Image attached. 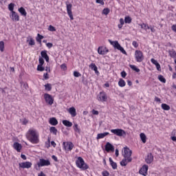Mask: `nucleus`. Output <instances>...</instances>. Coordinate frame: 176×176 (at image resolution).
Segmentation results:
<instances>
[{"label":"nucleus","instance_id":"f257e3e1","mask_svg":"<svg viewBox=\"0 0 176 176\" xmlns=\"http://www.w3.org/2000/svg\"><path fill=\"white\" fill-rule=\"evenodd\" d=\"M26 137L32 144H39V133L36 130L30 129Z\"/></svg>","mask_w":176,"mask_h":176},{"label":"nucleus","instance_id":"f03ea898","mask_svg":"<svg viewBox=\"0 0 176 176\" xmlns=\"http://www.w3.org/2000/svg\"><path fill=\"white\" fill-rule=\"evenodd\" d=\"M76 164L78 168H80L81 170H87L89 168V165L85 163V160L82 157H78L76 161Z\"/></svg>","mask_w":176,"mask_h":176},{"label":"nucleus","instance_id":"7ed1b4c3","mask_svg":"<svg viewBox=\"0 0 176 176\" xmlns=\"http://www.w3.org/2000/svg\"><path fill=\"white\" fill-rule=\"evenodd\" d=\"M109 42L115 49H117V50H120L122 54H127V52H126V50H124V48L123 47H121L120 44H119V42L118 41H112L111 40H109Z\"/></svg>","mask_w":176,"mask_h":176},{"label":"nucleus","instance_id":"20e7f679","mask_svg":"<svg viewBox=\"0 0 176 176\" xmlns=\"http://www.w3.org/2000/svg\"><path fill=\"white\" fill-rule=\"evenodd\" d=\"M135 58L137 63H142L144 61V53L141 50H136L135 52Z\"/></svg>","mask_w":176,"mask_h":176},{"label":"nucleus","instance_id":"39448f33","mask_svg":"<svg viewBox=\"0 0 176 176\" xmlns=\"http://www.w3.org/2000/svg\"><path fill=\"white\" fill-rule=\"evenodd\" d=\"M111 132L113 133V134H115V135H118V137H123L124 135H126V131L120 129H111Z\"/></svg>","mask_w":176,"mask_h":176},{"label":"nucleus","instance_id":"423d86ee","mask_svg":"<svg viewBox=\"0 0 176 176\" xmlns=\"http://www.w3.org/2000/svg\"><path fill=\"white\" fill-rule=\"evenodd\" d=\"M66 8L67 14L70 18V20H74V15H72V5L69 2H66Z\"/></svg>","mask_w":176,"mask_h":176},{"label":"nucleus","instance_id":"0eeeda50","mask_svg":"<svg viewBox=\"0 0 176 176\" xmlns=\"http://www.w3.org/2000/svg\"><path fill=\"white\" fill-rule=\"evenodd\" d=\"M38 167H43L45 166H50V161L49 160H45L43 158H41L39 162L37 163Z\"/></svg>","mask_w":176,"mask_h":176},{"label":"nucleus","instance_id":"6e6552de","mask_svg":"<svg viewBox=\"0 0 176 176\" xmlns=\"http://www.w3.org/2000/svg\"><path fill=\"white\" fill-rule=\"evenodd\" d=\"M131 155H133V151L130 150L129 148L124 147L122 152V156H124V157L129 158L131 157Z\"/></svg>","mask_w":176,"mask_h":176},{"label":"nucleus","instance_id":"1a4fd4ad","mask_svg":"<svg viewBox=\"0 0 176 176\" xmlns=\"http://www.w3.org/2000/svg\"><path fill=\"white\" fill-rule=\"evenodd\" d=\"M44 98L47 104H48L49 105H53V102H54V99H53L52 95L49 94H45Z\"/></svg>","mask_w":176,"mask_h":176},{"label":"nucleus","instance_id":"9d476101","mask_svg":"<svg viewBox=\"0 0 176 176\" xmlns=\"http://www.w3.org/2000/svg\"><path fill=\"white\" fill-rule=\"evenodd\" d=\"M148 168H149V166H148V165L146 164H144L140 169L139 173L141 174V175L146 176V174H148Z\"/></svg>","mask_w":176,"mask_h":176},{"label":"nucleus","instance_id":"9b49d317","mask_svg":"<svg viewBox=\"0 0 176 176\" xmlns=\"http://www.w3.org/2000/svg\"><path fill=\"white\" fill-rule=\"evenodd\" d=\"M107 99V94L104 91L100 92V94L98 95V101L105 102Z\"/></svg>","mask_w":176,"mask_h":176},{"label":"nucleus","instance_id":"f8f14e48","mask_svg":"<svg viewBox=\"0 0 176 176\" xmlns=\"http://www.w3.org/2000/svg\"><path fill=\"white\" fill-rule=\"evenodd\" d=\"M109 52V50H108L107 47L100 46L98 48V54H102V56H104V54H107V53H108Z\"/></svg>","mask_w":176,"mask_h":176},{"label":"nucleus","instance_id":"ddd939ff","mask_svg":"<svg viewBox=\"0 0 176 176\" xmlns=\"http://www.w3.org/2000/svg\"><path fill=\"white\" fill-rule=\"evenodd\" d=\"M106 152H115V146L112 145L110 142H107L106 145L104 146Z\"/></svg>","mask_w":176,"mask_h":176},{"label":"nucleus","instance_id":"4468645a","mask_svg":"<svg viewBox=\"0 0 176 176\" xmlns=\"http://www.w3.org/2000/svg\"><path fill=\"white\" fill-rule=\"evenodd\" d=\"M133 161V158L132 157H124V159H122V160L120 162V166H127L128 163H131V162Z\"/></svg>","mask_w":176,"mask_h":176},{"label":"nucleus","instance_id":"2eb2a0df","mask_svg":"<svg viewBox=\"0 0 176 176\" xmlns=\"http://www.w3.org/2000/svg\"><path fill=\"white\" fill-rule=\"evenodd\" d=\"M32 166V163L30 162L19 163V167L21 168H31Z\"/></svg>","mask_w":176,"mask_h":176},{"label":"nucleus","instance_id":"dca6fc26","mask_svg":"<svg viewBox=\"0 0 176 176\" xmlns=\"http://www.w3.org/2000/svg\"><path fill=\"white\" fill-rule=\"evenodd\" d=\"M145 162L147 164H151V163L153 162V155H152V153L148 154L147 157L145 159Z\"/></svg>","mask_w":176,"mask_h":176},{"label":"nucleus","instance_id":"f3484780","mask_svg":"<svg viewBox=\"0 0 176 176\" xmlns=\"http://www.w3.org/2000/svg\"><path fill=\"white\" fill-rule=\"evenodd\" d=\"M11 19L14 21H19L20 20V16H19V14L16 12L12 11Z\"/></svg>","mask_w":176,"mask_h":176},{"label":"nucleus","instance_id":"a211bd4d","mask_svg":"<svg viewBox=\"0 0 176 176\" xmlns=\"http://www.w3.org/2000/svg\"><path fill=\"white\" fill-rule=\"evenodd\" d=\"M41 55L42 58H45V61L47 63H49V56L47 55V51L46 50L41 51Z\"/></svg>","mask_w":176,"mask_h":176},{"label":"nucleus","instance_id":"6ab92c4d","mask_svg":"<svg viewBox=\"0 0 176 176\" xmlns=\"http://www.w3.org/2000/svg\"><path fill=\"white\" fill-rule=\"evenodd\" d=\"M13 148L14 149H15V151L20 152L21 151V148H23V146H21V144L19 142H14L13 144Z\"/></svg>","mask_w":176,"mask_h":176},{"label":"nucleus","instance_id":"aec40b11","mask_svg":"<svg viewBox=\"0 0 176 176\" xmlns=\"http://www.w3.org/2000/svg\"><path fill=\"white\" fill-rule=\"evenodd\" d=\"M69 113L72 116V118H75L76 116V109L72 107L69 109Z\"/></svg>","mask_w":176,"mask_h":176},{"label":"nucleus","instance_id":"412c9836","mask_svg":"<svg viewBox=\"0 0 176 176\" xmlns=\"http://www.w3.org/2000/svg\"><path fill=\"white\" fill-rule=\"evenodd\" d=\"M109 162H110V165L112 167L113 170H116V168H118V164H116V162H113V160H112L111 157L109 158Z\"/></svg>","mask_w":176,"mask_h":176},{"label":"nucleus","instance_id":"4be33fe9","mask_svg":"<svg viewBox=\"0 0 176 176\" xmlns=\"http://www.w3.org/2000/svg\"><path fill=\"white\" fill-rule=\"evenodd\" d=\"M50 124H52V126H57L58 124V121H57V119L56 118H51L49 121Z\"/></svg>","mask_w":176,"mask_h":176},{"label":"nucleus","instance_id":"5701e85b","mask_svg":"<svg viewBox=\"0 0 176 176\" xmlns=\"http://www.w3.org/2000/svg\"><path fill=\"white\" fill-rule=\"evenodd\" d=\"M63 145H64L65 148H67V146L69 151L74 149V143H72V142H67L66 146H65V142H63Z\"/></svg>","mask_w":176,"mask_h":176},{"label":"nucleus","instance_id":"b1692460","mask_svg":"<svg viewBox=\"0 0 176 176\" xmlns=\"http://www.w3.org/2000/svg\"><path fill=\"white\" fill-rule=\"evenodd\" d=\"M107 135H109V133L108 132H104L103 133H98L97 135V140H101V138H104V137H107Z\"/></svg>","mask_w":176,"mask_h":176},{"label":"nucleus","instance_id":"393cba45","mask_svg":"<svg viewBox=\"0 0 176 176\" xmlns=\"http://www.w3.org/2000/svg\"><path fill=\"white\" fill-rule=\"evenodd\" d=\"M73 129L75 133H78V134H80L82 131L80 130V128L79 127V125H78V124H74V125L73 126Z\"/></svg>","mask_w":176,"mask_h":176},{"label":"nucleus","instance_id":"a878e982","mask_svg":"<svg viewBox=\"0 0 176 176\" xmlns=\"http://www.w3.org/2000/svg\"><path fill=\"white\" fill-rule=\"evenodd\" d=\"M168 54L172 58H176V52L173 49L168 50Z\"/></svg>","mask_w":176,"mask_h":176},{"label":"nucleus","instance_id":"bb28decb","mask_svg":"<svg viewBox=\"0 0 176 176\" xmlns=\"http://www.w3.org/2000/svg\"><path fill=\"white\" fill-rule=\"evenodd\" d=\"M62 122H63V124H64V126H65L66 127H72V122L67 120H63Z\"/></svg>","mask_w":176,"mask_h":176},{"label":"nucleus","instance_id":"cd10ccee","mask_svg":"<svg viewBox=\"0 0 176 176\" xmlns=\"http://www.w3.org/2000/svg\"><path fill=\"white\" fill-rule=\"evenodd\" d=\"M89 68L92 69L96 74H98V68L97 67L96 64L91 63V65H89Z\"/></svg>","mask_w":176,"mask_h":176},{"label":"nucleus","instance_id":"c85d7f7f","mask_svg":"<svg viewBox=\"0 0 176 176\" xmlns=\"http://www.w3.org/2000/svg\"><path fill=\"white\" fill-rule=\"evenodd\" d=\"M118 86H120V87H124V86H126V81H124L123 78H120L118 81Z\"/></svg>","mask_w":176,"mask_h":176},{"label":"nucleus","instance_id":"c756f323","mask_svg":"<svg viewBox=\"0 0 176 176\" xmlns=\"http://www.w3.org/2000/svg\"><path fill=\"white\" fill-rule=\"evenodd\" d=\"M18 10L22 16H24L25 17V16H27V12L25 11V9H24V8L21 7L20 8H19Z\"/></svg>","mask_w":176,"mask_h":176},{"label":"nucleus","instance_id":"7c9ffc66","mask_svg":"<svg viewBox=\"0 0 176 176\" xmlns=\"http://www.w3.org/2000/svg\"><path fill=\"white\" fill-rule=\"evenodd\" d=\"M131 21H133V19H131L130 16H126L124 17V23L126 24H131Z\"/></svg>","mask_w":176,"mask_h":176},{"label":"nucleus","instance_id":"2f4dec72","mask_svg":"<svg viewBox=\"0 0 176 176\" xmlns=\"http://www.w3.org/2000/svg\"><path fill=\"white\" fill-rule=\"evenodd\" d=\"M139 25H140L141 28L142 30H145V31H146L147 30H150L151 28L149 27V25H148L146 23H142V24H139Z\"/></svg>","mask_w":176,"mask_h":176},{"label":"nucleus","instance_id":"473e14b6","mask_svg":"<svg viewBox=\"0 0 176 176\" xmlns=\"http://www.w3.org/2000/svg\"><path fill=\"white\" fill-rule=\"evenodd\" d=\"M50 133H52V134H54V135H57V129H56L55 126H51L50 128Z\"/></svg>","mask_w":176,"mask_h":176},{"label":"nucleus","instance_id":"72a5a7b5","mask_svg":"<svg viewBox=\"0 0 176 176\" xmlns=\"http://www.w3.org/2000/svg\"><path fill=\"white\" fill-rule=\"evenodd\" d=\"M140 138L143 144H145L146 142V135H145V133H140Z\"/></svg>","mask_w":176,"mask_h":176},{"label":"nucleus","instance_id":"f704fd0d","mask_svg":"<svg viewBox=\"0 0 176 176\" xmlns=\"http://www.w3.org/2000/svg\"><path fill=\"white\" fill-rule=\"evenodd\" d=\"M162 108L164 111H170V107L166 103L162 104Z\"/></svg>","mask_w":176,"mask_h":176},{"label":"nucleus","instance_id":"c9c22d12","mask_svg":"<svg viewBox=\"0 0 176 176\" xmlns=\"http://www.w3.org/2000/svg\"><path fill=\"white\" fill-rule=\"evenodd\" d=\"M130 68L133 69V71H135V72H140V69H138L135 65H130Z\"/></svg>","mask_w":176,"mask_h":176},{"label":"nucleus","instance_id":"e433bc0d","mask_svg":"<svg viewBox=\"0 0 176 176\" xmlns=\"http://www.w3.org/2000/svg\"><path fill=\"white\" fill-rule=\"evenodd\" d=\"M8 9L9 10L13 13V10H14V3H10L9 5H8Z\"/></svg>","mask_w":176,"mask_h":176},{"label":"nucleus","instance_id":"4c0bfd02","mask_svg":"<svg viewBox=\"0 0 176 176\" xmlns=\"http://www.w3.org/2000/svg\"><path fill=\"white\" fill-rule=\"evenodd\" d=\"M158 79L162 83H166V78H164V76H163L162 75H159Z\"/></svg>","mask_w":176,"mask_h":176},{"label":"nucleus","instance_id":"58836bf2","mask_svg":"<svg viewBox=\"0 0 176 176\" xmlns=\"http://www.w3.org/2000/svg\"><path fill=\"white\" fill-rule=\"evenodd\" d=\"M111 12V10L109 8H104L102 10V14H105L107 16V14H109V12Z\"/></svg>","mask_w":176,"mask_h":176},{"label":"nucleus","instance_id":"ea45409f","mask_svg":"<svg viewBox=\"0 0 176 176\" xmlns=\"http://www.w3.org/2000/svg\"><path fill=\"white\" fill-rule=\"evenodd\" d=\"M43 65H38L37 71H40V72H43L45 71V67H43Z\"/></svg>","mask_w":176,"mask_h":176},{"label":"nucleus","instance_id":"a19ab883","mask_svg":"<svg viewBox=\"0 0 176 176\" xmlns=\"http://www.w3.org/2000/svg\"><path fill=\"white\" fill-rule=\"evenodd\" d=\"M45 90H47V91H50L52 90V85L49 83L46 84L45 85Z\"/></svg>","mask_w":176,"mask_h":176},{"label":"nucleus","instance_id":"79ce46f5","mask_svg":"<svg viewBox=\"0 0 176 176\" xmlns=\"http://www.w3.org/2000/svg\"><path fill=\"white\" fill-rule=\"evenodd\" d=\"M0 50L3 52L5 50V43L3 41H0Z\"/></svg>","mask_w":176,"mask_h":176},{"label":"nucleus","instance_id":"37998d69","mask_svg":"<svg viewBox=\"0 0 176 176\" xmlns=\"http://www.w3.org/2000/svg\"><path fill=\"white\" fill-rule=\"evenodd\" d=\"M27 42H29L30 46H34V45H35V40L32 38H31L30 41L28 40Z\"/></svg>","mask_w":176,"mask_h":176},{"label":"nucleus","instance_id":"c03bdc74","mask_svg":"<svg viewBox=\"0 0 176 176\" xmlns=\"http://www.w3.org/2000/svg\"><path fill=\"white\" fill-rule=\"evenodd\" d=\"M48 30L51 31L52 32H54L56 31V28H54L53 25H50L48 28Z\"/></svg>","mask_w":176,"mask_h":176},{"label":"nucleus","instance_id":"a18cd8bd","mask_svg":"<svg viewBox=\"0 0 176 176\" xmlns=\"http://www.w3.org/2000/svg\"><path fill=\"white\" fill-rule=\"evenodd\" d=\"M74 76H75V78H79V76H82V74H80L79 72H74Z\"/></svg>","mask_w":176,"mask_h":176},{"label":"nucleus","instance_id":"49530a36","mask_svg":"<svg viewBox=\"0 0 176 176\" xmlns=\"http://www.w3.org/2000/svg\"><path fill=\"white\" fill-rule=\"evenodd\" d=\"M39 65H43L45 64V60L43 58H39L38 59Z\"/></svg>","mask_w":176,"mask_h":176},{"label":"nucleus","instance_id":"de8ad7c7","mask_svg":"<svg viewBox=\"0 0 176 176\" xmlns=\"http://www.w3.org/2000/svg\"><path fill=\"white\" fill-rule=\"evenodd\" d=\"M61 69L63 71H67V65L65 63H63L60 65Z\"/></svg>","mask_w":176,"mask_h":176},{"label":"nucleus","instance_id":"09e8293b","mask_svg":"<svg viewBox=\"0 0 176 176\" xmlns=\"http://www.w3.org/2000/svg\"><path fill=\"white\" fill-rule=\"evenodd\" d=\"M21 86L24 87V89H28V84L27 82H21Z\"/></svg>","mask_w":176,"mask_h":176},{"label":"nucleus","instance_id":"8fccbe9b","mask_svg":"<svg viewBox=\"0 0 176 176\" xmlns=\"http://www.w3.org/2000/svg\"><path fill=\"white\" fill-rule=\"evenodd\" d=\"M96 3H100V5H104V0H96Z\"/></svg>","mask_w":176,"mask_h":176},{"label":"nucleus","instance_id":"3c124183","mask_svg":"<svg viewBox=\"0 0 176 176\" xmlns=\"http://www.w3.org/2000/svg\"><path fill=\"white\" fill-rule=\"evenodd\" d=\"M151 61L152 63V64H154V65H157L159 63L157 62V60H155V58H151Z\"/></svg>","mask_w":176,"mask_h":176},{"label":"nucleus","instance_id":"603ef678","mask_svg":"<svg viewBox=\"0 0 176 176\" xmlns=\"http://www.w3.org/2000/svg\"><path fill=\"white\" fill-rule=\"evenodd\" d=\"M43 38H44L43 36H42V35L38 34H37V36H36V39H38V40H40V41H42V39H43Z\"/></svg>","mask_w":176,"mask_h":176},{"label":"nucleus","instance_id":"864d4df0","mask_svg":"<svg viewBox=\"0 0 176 176\" xmlns=\"http://www.w3.org/2000/svg\"><path fill=\"white\" fill-rule=\"evenodd\" d=\"M43 78H44L45 80H47V79H49V74L45 73L43 74Z\"/></svg>","mask_w":176,"mask_h":176},{"label":"nucleus","instance_id":"5fc2aeb1","mask_svg":"<svg viewBox=\"0 0 176 176\" xmlns=\"http://www.w3.org/2000/svg\"><path fill=\"white\" fill-rule=\"evenodd\" d=\"M46 46H47V47H48V49H52V47H53V43H47L46 44Z\"/></svg>","mask_w":176,"mask_h":176},{"label":"nucleus","instance_id":"6e6d98bb","mask_svg":"<svg viewBox=\"0 0 176 176\" xmlns=\"http://www.w3.org/2000/svg\"><path fill=\"white\" fill-rule=\"evenodd\" d=\"M121 76L122 78H126V76H127V73H126L124 71H122L121 72Z\"/></svg>","mask_w":176,"mask_h":176},{"label":"nucleus","instance_id":"4d7b16f0","mask_svg":"<svg viewBox=\"0 0 176 176\" xmlns=\"http://www.w3.org/2000/svg\"><path fill=\"white\" fill-rule=\"evenodd\" d=\"M102 174L103 176H109V171H107V170L103 171V172L102 173Z\"/></svg>","mask_w":176,"mask_h":176},{"label":"nucleus","instance_id":"13d9d810","mask_svg":"<svg viewBox=\"0 0 176 176\" xmlns=\"http://www.w3.org/2000/svg\"><path fill=\"white\" fill-rule=\"evenodd\" d=\"M171 30L173 31V32L176 33V24H174L171 26Z\"/></svg>","mask_w":176,"mask_h":176},{"label":"nucleus","instance_id":"bf43d9fd","mask_svg":"<svg viewBox=\"0 0 176 176\" xmlns=\"http://www.w3.org/2000/svg\"><path fill=\"white\" fill-rule=\"evenodd\" d=\"M155 67H156L157 71H162V67L160 66V63H158L157 65H155Z\"/></svg>","mask_w":176,"mask_h":176},{"label":"nucleus","instance_id":"052dcab7","mask_svg":"<svg viewBox=\"0 0 176 176\" xmlns=\"http://www.w3.org/2000/svg\"><path fill=\"white\" fill-rule=\"evenodd\" d=\"M132 45H133V46H134L135 48L138 47V43H137V41H133Z\"/></svg>","mask_w":176,"mask_h":176},{"label":"nucleus","instance_id":"680f3d73","mask_svg":"<svg viewBox=\"0 0 176 176\" xmlns=\"http://www.w3.org/2000/svg\"><path fill=\"white\" fill-rule=\"evenodd\" d=\"M52 159H53L54 162H58V159L56 157V155H52Z\"/></svg>","mask_w":176,"mask_h":176},{"label":"nucleus","instance_id":"e2e57ef3","mask_svg":"<svg viewBox=\"0 0 176 176\" xmlns=\"http://www.w3.org/2000/svg\"><path fill=\"white\" fill-rule=\"evenodd\" d=\"M156 102H160V101H162V100H160V98H157V96L155 97V100H154Z\"/></svg>","mask_w":176,"mask_h":176},{"label":"nucleus","instance_id":"0e129e2a","mask_svg":"<svg viewBox=\"0 0 176 176\" xmlns=\"http://www.w3.org/2000/svg\"><path fill=\"white\" fill-rule=\"evenodd\" d=\"M92 113H93V115H98L99 113H98V111L93 109L92 110Z\"/></svg>","mask_w":176,"mask_h":176},{"label":"nucleus","instance_id":"69168bd1","mask_svg":"<svg viewBox=\"0 0 176 176\" xmlns=\"http://www.w3.org/2000/svg\"><path fill=\"white\" fill-rule=\"evenodd\" d=\"M120 24L122 25L124 24V19L123 18L120 19Z\"/></svg>","mask_w":176,"mask_h":176},{"label":"nucleus","instance_id":"338daca9","mask_svg":"<svg viewBox=\"0 0 176 176\" xmlns=\"http://www.w3.org/2000/svg\"><path fill=\"white\" fill-rule=\"evenodd\" d=\"M21 159H23V160H27V157H26L25 155H24V154H21Z\"/></svg>","mask_w":176,"mask_h":176},{"label":"nucleus","instance_id":"774afa93","mask_svg":"<svg viewBox=\"0 0 176 176\" xmlns=\"http://www.w3.org/2000/svg\"><path fill=\"white\" fill-rule=\"evenodd\" d=\"M38 176H46V175L41 171L40 173H38Z\"/></svg>","mask_w":176,"mask_h":176}]
</instances>
